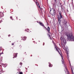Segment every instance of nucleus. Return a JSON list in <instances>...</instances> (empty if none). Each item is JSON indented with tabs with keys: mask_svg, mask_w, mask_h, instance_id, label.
Wrapping results in <instances>:
<instances>
[{
	"mask_svg": "<svg viewBox=\"0 0 74 74\" xmlns=\"http://www.w3.org/2000/svg\"><path fill=\"white\" fill-rule=\"evenodd\" d=\"M61 40H63L64 44H62V45L63 47V48L64 49H66V47H65V44L66 43V39H64V38H63V37H61L60 38Z\"/></svg>",
	"mask_w": 74,
	"mask_h": 74,
	"instance_id": "nucleus-1",
	"label": "nucleus"
},
{
	"mask_svg": "<svg viewBox=\"0 0 74 74\" xmlns=\"http://www.w3.org/2000/svg\"><path fill=\"white\" fill-rule=\"evenodd\" d=\"M68 38L69 40L71 41H74V37L71 34H67Z\"/></svg>",
	"mask_w": 74,
	"mask_h": 74,
	"instance_id": "nucleus-2",
	"label": "nucleus"
},
{
	"mask_svg": "<svg viewBox=\"0 0 74 74\" xmlns=\"http://www.w3.org/2000/svg\"><path fill=\"white\" fill-rule=\"evenodd\" d=\"M59 16L58 17V21H59L60 20V19H62V18H63V16L62 15V12H59Z\"/></svg>",
	"mask_w": 74,
	"mask_h": 74,
	"instance_id": "nucleus-3",
	"label": "nucleus"
},
{
	"mask_svg": "<svg viewBox=\"0 0 74 74\" xmlns=\"http://www.w3.org/2000/svg\"><path fill=\"white\" fill-rule=\"evenodd\" d=\"M54 44L55 45V48L56 49V50L57 51H58V52L59 53H59V51H60V50L58 48V47H57V46H56V45L55 43H54Z\"/></svg>",
	"mask_w": 74,
	"mask_h": 74,
	"instance_id": "nucleus-4",
	"label": "nucleus"
},
{
	"mask_svg": "<svg viewBox=\"0 0 74 74\" xmlns=\"http://www.w3.org/2000/svg\"><path fill=\"white\" fill-rule=\"evenodd\" d=\"M47 31H48L49 34V37H51V36L50 35H51V33L50 32H49L50 31V28L49 27H48V29H47Z\"/></svg>",
	"mask_w": 74,
	"mask_h": 74,
	"instance_id": "nucleus-5",
	"label": "nucleus"
},
{
	"mask_svg": "<svg viewBox=\"0 0 74 74\" xmlns=\"http://www.w3.org/2000/svg\"><path fill=\"white\" fill-rule=\"evenodd\" d=\"M39 23L40 26H43L46 29V27L44 26V24H43V23H42L39 22Z\"/></svg>",
	"mask_w": 74,
	"mask_h": 74,
	"instance_id": "nucleus-6",
	"label": "nucleus"
},
{
	"mask_svg": "<svg viewBox=\"0 0 74 74\" xmlns=\"http://www.w3.org/2000/svg\"><path fill=\"white\" fill-rule=\"evenodd\" d=\"M51 14L53 16H54V15H55V10L52 12Z\"/></svg>",
	"mask_w": 74,
	"mask_h": 74,
	"instance_id": "nucleus-7",
	"label": "nucleus"
},
{
	"mask_svg": "<svg viewBox=\"0 0 74 74\" xmlns=\"http://www.w3.org/2000/svg\"><path fill=\"white\" fill-rule=\"evenodd\" d=\"M4 16V15L3 14V13L2 12H0V16Z\"/></svg>",
	"mask_w": 74,
	"mask_h": 74,
	"instance_id": "nucleus-8",
	"label": "nucleus"
},
{
	"mask_svg": "<svg viewBox=\"0 0 74 74\" xmlns=\"http://www.w3.org/2000/svg\"><path fill=\"white\" fill-rule=\"evenodd\" d=\"M36 4L38 7L39 8H40V5H39V3H38V2H36Z\"/></svg>",
	"mask_w": 74,
	"mask_h": 74,
	"instance_id": "nucleus-9",
	"label": "nucleus"
},
{
	"mask_svg": "<svg viewBox=\"0 0 74 74\" xmlns=\"http://www.w3.org/2000/svg\"><path fill=\"white\" fill-rule=\"evenodd\" d=\"M17 54H18L17 53V54L16 53H14V58H16V56H17Z\"/></svg>",
	"mask_w": 74,
	"mask_h": 74,
	"instance_id": "nucleus-10",
	"label": "nucleus"
},
{
	"mask_svg": "<svg viewBox=\"0 0 74 74\" xmlns=\"http://www.w3.org/2000/svg\"><path fill=\"white\" fill-rule=\"evenodd\" d=\"M23 40H26V37H24L23 38Z\"/></svg>",
	"mask_w": 74,
	"mask_h": 74,
	"instance_id": "nucleus-11",
	"label": "nucleus"
},
{
	"mask_svg": "<svg viewBox=\"0 0 74 74\" xmlns=\"http://www.w3.org/2000/svg\"><path fill=\"white\" fill-rule=\"evenodd\" d=\"M49 63V66L50 67H52V65H51V64Z\"/></svg>",
	"mask_w": 74,
	"mask_h": 74,
	"instance_id": "nucleus-12",
	"label": "nucleus"
},
{
	"mask_svg": "<svg viewBox=\"0 0 74 74\" xmlns=\"http://www.w3.org/2000/svg\"><path fill=\"white\" fill-rule=\"evenodd\" d=\"M2 62V59L0 58V63Z\"/></svg>",
	"mask_w": 74,
	"mask_h": 74,
	"instance_id": "nucleus-13",
	"label": "nucleus"
},
{
	"mask_svg": "<svg viewBox=\"0 0 74 74\" xmlns=\"http://www.w3.org/2000/svg\"><path fill=\"white\" fill-rule=\"evenodd\" d=\"M71 71H72V74H74V72H73V70L72 69H71Z\"/></svg>",
	"mask_w": 74,
	"mask_h": 74,
	"instance_id": "nucleus-14",
	"label": "nucleus"
},
{
	"mask_svg": "<svg viewBox=\"0 0 74 74\" xmlns=\"http://www.w3.org/2000/svg\"><path fill=\"white\" fill-rule=\"evenodd\" d=\"M61 57H62V60H63V56H62L61 55Z\"/></svg>",
	"mask_w": 74,
	"mask_h": 74,
	"instance_id": "nucleus-15",
	"label": "nucleus"
},
{
	"mask_svg": "<svg viewBox=\"0 0 74 74\" xmlns=\"http://www.w3.org/2000/svg\"><path fill=\"white\" fill-rule=\"evenodd\" d=\"M20 65H21V66H22V63H20Z\"/></svg>",
	"mask_w": 74,
	"mask_h": 74,
	"instance_id": "nucleus-16",
	"label": "nucleus"
},
{
	"mask_svg": "<svg viewBox=\"0 0 74 74\" xmlns=\"http://www.w3.org/2000/svg\"><path fill=\"white\" fill-rule=\"evenodd\" d=\"M62 64H63L64 63V62H63V61L62 60Z\"/></svg>",
	"mask_w": 74,
	"mask_h": 74,
	"instance_id": "nucleus-17",
	"label": "nucleus"
},
{
	"mask_svg": "<svg viewBox=\"0 0 74 74\" xmlns=\"http://www.w3.org/2000/svg\"><path fill=\"white\" fill-rule=\"evenodd\" d=\"M23 74L22 72H21L20 73V74Z\"/></svg>",
	"mask_w": 74,
	"mask_h": 74,
	"instance_id": "nucleus-18",
	"label": "nucleus"
},
{
	"mask_svg": "<svg viewBox=\"0 0 74 74\" xmlns=\"http://www.w3.org/2000/svg\"><path fill=\"white\" fill-rule=\"evenodd\" d=\"M12 16L10 17V18H11V19H12Z\"/></svg>",
	"mask_w": 74,
	"mask_h": 74,
	"instance_id": "nucleus-19",
	"label": "nucleus"
},
{
	"mask_svg": "<svg viewBox=\"0 0 74 74\" xmlns=\"http://www.w3.org/2000/svg\"><path fill=\"white\" fill-rule=\"evenodd\" d=\"M8 36H9V37H10V35H8Z\"/></svg>",
	"mask_w": 74,
	"mask_h": 74,
	"instance_id": "nucleus-20",
	"label": "nucleus"
},
{
	"mask_svg": "<svg viewBox=\"0 0 74 74\" xmlns=\"http://www.w3.org/2000/svg\"><path fill=\"white\" fill-rule=\"evenodd\" d=\"M12 45H14V43L12 44Z\"/></svg>",
	"mask_w": 74,
	"mask_h": 74,
	"instance_id": "nucleus-21",
	"label": "nucleus"
},
{
	"mask_svg": "<svg viewBox=\"0 0 74 74\" xmlns=\"http://www.w3.org/2000/svg\"><path fill=\"white\" fill-rule=\"evenodd\" d=\"M5 65H6V66H7V64H5Z\"/></svg>",
	"mask_w": 74,
	"mask_h": 74,
	"instance_id": "nucleus-22",
	"label": "nucleus"
},
{
	"mask_svg": "<svg viewBox=\"0 0 74 74\" xmlns=\"http://www.w3.org/2000/svg\"><path fill=\"white\" fill-rule=\"evenodd\" d=\"M25 31H27V30L26 29H25Z\"/></svg>",
	"mask_w": 74,
	"mask_h": 74,
	"instance_id": "nucleus-23",
	"label": "nucleus"
},
{
	"mask_svg": "<svg viewBox=\"0 0 74 74\" xmlns=\"http://www.w3.org/2000/svg\"><path fill=\"white\" fill-rule=\"evenodd\" d=\"M1 55V54H0V56Z\"/></svg>",
	"mask_w": 74,
	"mask_h": 74,
	"instance_id": "nucleus-24",
	"label": "nucleus"
},
{
	"mask_svg": "<svg viewBox=\"0 0 74 74\" xmlns=\"http://www.w3.org/2000/svg\"><path fill=\"white\" fill-rule=\"evenodd\" d=\"M51 38V39H51V38Z\"/></svg>",
	"mask_w": 74,
	"mask_h": 74,
	"instance_id": "nucleus-25",
	"label": "nucleus"
},
{
	"mask_svg": "<svg viewBox=\"0 0 74 74\" xmlns=\"http://www.w3.org/2000/svg\"><path fill=\"white\" fill-rule=\"evenodd\" d=\"M13 59L14 58L13 57Z\"/></svg>",
	"mask_w": 74,
	"mask_h": 74,
	"instance_id": "nucleus-26",
	"label": "nucleus"
},
{
	"mask_svg": "<svg viewBox=\"0 0 74 74\" xmlns=\"http://www.w3.org/2000/svg\"><path fill=\"white\" fill-rule=\"evenodd\" d=\"M27 30H28V29H27Z\"/></svg>",
	"mask_w": 74,
	"mask_h": 74,
	"instance_id": "nucleus-27",
	"label": "nucleus"
},
{
	"mask_svg": "<svg viewBox=\"0 0 74 74\" xmlns=\"http://www.w3.org/2000/svg\"><path fill=\"white\" fill-rule=\"evenodd\" d=\"M27 32H29L28 31H27Z\"/></svg>",
	"mask_w": 74,
	"mask_h": 74,
	"instance_id": "nucleus-28",
	"label": "nucleus"
},
{
	"mask_svg": "<svg viewBox=\"0 0 74 74\" xmlns=\"http://www.w3.org/2000/svg\"><path fill=\"white\" fill-rule=\"evenodd\" d=\"M12 20L13 21V19H12Z\"/></svg>",
	"mask_w": 74,
	"mask_h": 74,
	"instance_id": "nucleus-29",
	"label": "nucleus"
},
{
	"mask_svg": "<svg viewBox=\"0 0 74 74\" xmlns=\"http://www.w3.org/2000/svg\"><path fill=\"white\" fill-rule=\"evenodd\" d=\"M4 65H5V64H4Z\"/></svg>",
	"mask_w": 74,
	"mask_h": 74,
	"instance_id": "nucleus-30",
	"label": "nucleus"
},
{
	"mask_svg": "<svg viewBox=\"0 0 74 74\" xmlns=\"http://www.w3.org/2000/svg\"><path fill=\"white\" fill-rule=\"evenodd\" d=\"M0 23H1V22H0Z\"/></svg>",
	"mask_w": 74,
	"mask_h": 74,
	"instance_id": "nucleus-31",
	"label": "nucleus"
},
{
	"mask_svg": "<svg viewBox=\"0 0 74 74\" xmlns=\"http://www.w3.org/2000/svg\"><path fill=\"white\" fill-rule=\"evenodd\" d=\"M16 18H17V17H16Z\"/></svg>",
	"mask_w": 74,
	"mask_h": 74,
	"instance_id": "nucleus-32",
	"label": "nucleus"
}]
</instances>
